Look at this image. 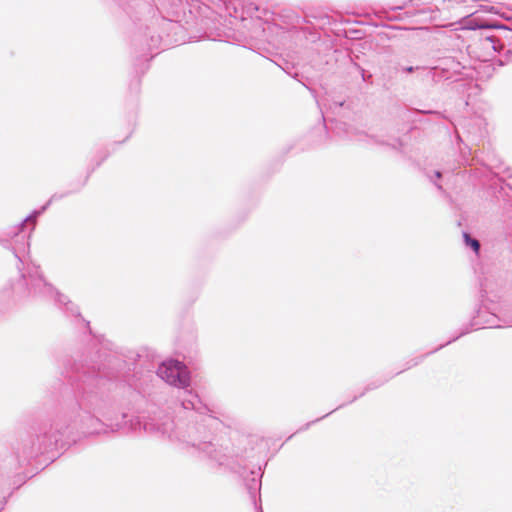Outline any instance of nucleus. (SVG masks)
<instances>
[{
  "mask_svg": "<svg viewBox=\"0 0 512 512\" xmlns=\"http://www.w3.org/2000/svg\"><path fill=\"white\" fill-rule=\"evenodd\" d=\"M464 239L467 245L471 246V248L478 253L480 249L479 241L476 239H472L469 234H464Z\"/></svg>",
  "mask_w": 512,
  "mask_h": 512,
  "instance_id": "obj_2",
  "label": "nucleus"
},
{
  "mask_svg": "<svg viewBox=\"0 0 512 512\" xmlns=\"http://www.w3.org/2000/svg\"><path fill=\"white\" fill-rule=\"evenodd\" d=\"M407 71H408V72H412V71H413V68H412V67H409V68L407 69Z\"/></svg>",
  "mask_w": 512,
  "mask_h": 512,
  "instance_id": "obj_3",
  "label": "nucleus"
},
{
  "mask_svg": "<svg viewBox=\"0 0 512 512\" xmlns=\"http://www.w3.org/2000/svg\"><path fill=\"white\" fill-rule=\"evenodd\" d=\"M158 375L170 385L184 388L190 383L187 367L180 361L167 360L158 368Z\"/></svg>",
  "mask_w": 512,
  "mask_h": 512,
  "instance_id": "obj_1",
  "label": "nucleus"
}]
</instances>
